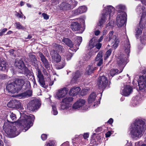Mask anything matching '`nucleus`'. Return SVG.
I'll list each match as a JSON object with an SVG mask.
<instances>
[{"label": "nucleus", "mask_w": 146, "mask_h": 146, "mask_svg": "<svg viewBox=\"0 0 146 146\" xmlns=\"http://www.w3.org/2000/svg\"><path fill=\"white\" fill-rule=\"evenodd\" d=\"M25 78L24 77L17 78L14 81L8 84L6 86L7 90L11 93H18L25 84Z\"/></svg>", "instance_id": "obj_2"}, {"label": "nucleus", "mask_w": 146, "mask_h": 146, "mask_svg": "<svg viewBox=\"0 0 146 146\" xmlns=\"http://www.w3.org/2000/svg\"><path fill=\"white\" fill-rule=\"evenodd\" d=\"M76 41L77 42L76 44L78 46L80 45L82 41V37L81 36H76Z\"/></svg>", "instance_id": "obj_36"}, {"label": "nucleus", "mask_w": 146, "mask_h": 146, "mask_svg": "<svg viewBox=\"0 0 146 146\" xmlns=\"http://www.w3.org/2000/svg\"><path fill=\"white\" fill-rule=\"evenodd\" d=\"M114 8L111 5L108 6L105 10L106 12L105 13H103V14H106V15L107 14L108 15V18H110L111 14H113L114 13Z\"/></svg>", "instance_id": "obj_21"}, {"label": "nucleus", "mask_w": 146, "mask_h": 146, "mask_svg": "<svg viewBox=\"0 0 146 146\" xmlns=\"http://www.w3.org/2000/svg\"><path fill=\"white\" fill-rule=\"evenodd\" d=\"M112 52V50L110 49L108 50L106 52L105 54L104 60H106L110 55Z\"/></svg>", "instance_id": "obj_37"}, {"label": "nucleus", "mask_w": 146, "mask_h": 146, "mask_svg": "<svg viewBox=\"0 0 146 146\" xmlns=\"http://www.w3.org/2000/svg\"><path fill=\"white\" fill-rule=\"evenodd\" d=\"M87 10V8L86 6H81L74 11V14L75 15H77L85 12Z\"/></svg>", "instance_id": "obj_22"}, {"label": "nucleus", "mask_w": 146, "mask_h": 146, "mask_svg": "<svg viewBox=\"0 0 146 146\" xmlns=\"http://www.w3.org/2000/svg\"><path fill=\"white\" fill-rule=\"evenodd\" d=\"M102 53V51H100L95 58L96 61L98 62L97 65L98 66H100L103 64Z\"/></svg>", "instance_id": "obj_18"}, {"label": "nucleus", "mask_w": 146, "mask_h": 146, "mask_svg": "<svg viewBox=\"0 0 146 146\" xmlns=\"http://www.w3.org/2000/svg\"><path fill=\"white\" fill-rule=\"evenodd\" d=\"M146 40V35H143L142 37L141 38V40Z\"/></svg>", "instance_id": "obj_61"}, {"label": "nucleus", "mask_w": 146, "mask_h": 146, "mask_svg": "<svg viewBox=\"0 0 146 146\" xmlns=\"http://www.w3.org/2000/svg\"><path fill=\"white\" fill-rule=\"evenodd\" d=\"M15 65L19 69L22 70V73L27 76H31L32 73L26 66L23 61L21 60H16L15 63Z\"/></svg>", "instance_id": "obj_5"}, {"label": "nucleus", "mask_w": 146, "mask_h": 146, "mask_svg": "<svg viewBox=\"0 0 146 146\" xmlns=\"http://www.w3.org/2000/svg\"><path fill=\"white\" fill-rule=\"evenodd\" d=\"M39 105V102L36 100H32L27 106V109L30 111H34L37 109Z\"/></svg>", "instance_id": "obj_12"}, {"label": "nucleus", "mask_w": 146, "mask_h": 146, "mask_svg": "<svg viewBox=\"0 0 146 146\" xmlns=\"http://www.w3.org/2000/svg\"><path fill=\"white\" fill-rule=\"evenodd\" d=\"M116 8L118 9V11L120 12L122 10L121 13L118 14L117 17V25L119 27H121L124 25L126 20L127 15L125 12L122 11V10H124L125 9V7L122 5H120L116 7Z\"/></svg>", "instance_id": "obj_4"}, {"label": "nucleus", "mask_w": 146, "mask_h": 146, "mask_svg": "<svg viewBox=\"0 0 146 146\" xmlns=\"http://www.w3.org/2000/svg\"><path fill=\"white\" fill-rule=\"evenodd\" d=\"M38 55L40 58L43 66L46 69H50V64L44 55L41 52H39Z\"/></svg>", "instance_id": "obj_13"}, {"label": "nucleus", "mask_w": 146, "mask_h": 146, "mask_svg": "<svg viewBox=\"0 0 146 146\" xmlns=\"http://www.w3.org/2000/svg\"><path fill=\"white\" fill-rule=\"evenodd\" d=\"M66 3L65 2L62 3L60 5V9L61 10H64Z\"/></svg>", "instance_id": "obj_44"}, {"label": "nucleus", "mask_w": 146, "mask_h": 146, "mask_svg": "<svg viewBox=\"0 0 146 146\" xmlns=\"http://www.w3.org/2000/svg\"><path fill=\"white\" fill-rule=\"evenodd\" d=\"M50 54L51 57L52 62L58 63L60 61L61 59V56L55 50H51Z\"/></svg>", "instance_id": "obj_10"}, {"label": "nucleus", "mask_w": 146, "mask_h": 146, "mask_svg": "<svg viewBox=\"0 0 146 146\" xmlns=\"http://www.w3.org/2000/svg\"><path fill=\"white\" fill-rule=\"evenodd\" d=\"M136 10L137 12H140V13H142L141 18V19H143L146 15V9L143 6L139 5L137 7Z\"/></svg>", "instance_id": "obj_19"}, {"label": "nucleus", "mask_w": 146, "mask_h": 146, "mask_svg": "<svg viewBox=\"0 0 146 146\" xmlns=\"http://www.w3.org/2000/svg\"><path fill=\"white\" fill-rule=\"evenodd\" d=\"M68 105L67 104H61V106L60 107V109L62 110H64L65 109H66L68 108Z\"/></svg>", "instance_id": "obj_43"}, {"label": "nucleus", "mask_w": 146, "mask_h": 146, "mask_svg": "<svg viewBox=\"0 0 146 146\" xmlns=\"http://www.w3.org/2000/svg\"><path fill=\"white\" fill-rule=\"evenodd\" d=\"M68 90L66 88H63L58 90L56 92V96L57 98H60L64 97L67 93Z\"/></svg>", "instance_id": "obj_16"}, {"label": "nucleus", "mask_w": 146, "mask_h": 146, "mask_svg": "<svg viewBox=\"0 0 146 146\" xmlns=\"http://www.w3.org/2000/svg\"><path fill=\"white\" fill-rule=\"evenodd\" d=\"M65 63L64 62H62L61 64H59L56 66V68L57 69H60L63 68L65 66Z\"/></svg>", "instance_id": "obj_38"}, {"label": "nucleus", "mask_w": 146, "mask_h": 146, "mask_svg": "<svg viewBox=\"0 0 146 146\" xmlns=\"http://www.w3.org/2000/svg\"><path fill=\"white\" fill-rule=\"evenodd\" d=\"M70 8V5L69 4L66 3V5L65 6V9H64V10L68 9Z\"/></svg>", "instance_id": "obj_59"}, {"label": "nucleus", "mask_w": 146, "mask_h": 146, "mask_svg": "<svg viewBox=\"0 0 146 146\" xmlns=\"http://www.w3.org/2000/svg\"><path fill=\"white\" fill-rule=\"evenodd\" d=\"M142 73L143 75L140 77V80L138 82V86L140 90L145 89L146 88V70H143Z\"/></svg>", "instance_id": "obj_8"}, {"label": "nucleus", "mask_w": 146, "mask_h": 146, "mask_svg": "<svg viewBox=\"0 0 146 146\" xmlns=\"http://www.w3.org/2000/svg\"><path fill=\"white\" fill-rule=\"evenodd\" d=\"M126 59V58H122V59H120L118 61V64H119L120 65L123 64H126V63L125 60Z\"/></svg>", "instance_id": "obj_39"}, {"label": "nucleus", "mask_w": 146, "mask_h": 146, "mask_svg": "<svg viewBox=\"0 0 146 146\" xmlns=\"http://www.w3.org/2000/svg\"><path fill=\"white\" fill-rule=\"evenodd\" d=\"M57 50H59V52L61 51L62 52L64 51V49L63 47L60 45H59L58 48Z\"/></svg>", "instance_id": "obj_46"}, {"label": "nucleus", "mask_w": 146, "mask_h": 146, "mask_svg": "<svg viewBox=\"0 0 146 146\" xmlns=\"http://www.w3.org/2000/svg\"><path fill=\"white\" fill-rule=\"evenodd\" d=\"M26 86H27V88L29 89L31 87V84L28 81L27 82L26 84Z\"/></svg>", "instance_id": "obj_56"}, {"label": "nucleus", "mask_w": 146, "mask_h": 146, "mask_svg": "<svg viewBox=\"0 0 146 146\" xmlns=\"http://www.w3.org/2000/svg\"><path fill=\"white\" fill-rule=\"evenodd\" d=\"M19 96L21 97H27V95H26V93L25 92L23 93L19 94Z\"/></svg>", "instance_id": "obj_52"}, {"label": "nucleus", "mask_w": 146, "mask_h": 146, "mask_svg": "<svg viewBox=\"0 0 146 146\" xmlns=\"http://www.w3.org/2000/svg\"><path fill=\"white\" fill-rule=\"evenodd\" d=\"M8 69V64L5 61H2L0 59V71L7 72Z\"/></svg>", "instance_id": "obj_20"}, {"label": "nucleus", "mask_w": 146, "mask_h": 146, "mask_svg": "<svg viewBox=\"0 0 146 146\" xmlns=\"http://www.w3.org/2000/svg\"><path fill=\"white\" fill-rule=\"evenodd\" d=\"M144 27V26L142 24V20H141L139 23V26L138 27L136 30V33L135 36L136 37H139V36L142 33V30Z\"/></svg>", "instance_id": "obj_26"}, {"label": "nucleus", "mask_w": 146, "mask_h": 146, "mask_svg": "<svg viewBox=\"0 0 146 146\" xmlns=\"http://www.w3.org/2000/svg\"><path fill=\"white\" fill-rule=\"evenodd\" d=\"M133 88L129 85H126L124 86L123 89L121 91V94L125 96H127L132 92Z\"/></svg>", "instance_id": "obj_15"}, {"label": "nucleus", "mask_w": 146, "mask_h": 146, "mask_svg": "<svg viewBox=\"0 0 146 146\" xmlns=\"http://www.w3.org/2000/svg\"><path fill=\"white\" fill-rule=\"evenodd\" d=\"M111 132L110 131H108L106 134V137H109L111 135Z\"/></svg>", "instance_id": "obj_60"}, {"label": "nucleus", "mask_w": 146, "mask_h": 146, "mask_svg": "<svg viewBox=\"0 0 146 146\" xmlns=\"http://www.w3.org/2000/svg\"><path fill=\"white\" fill-rule=\"evenodd\" d=\"M85 103L84 100L82 99L79 100L77 101L73 106V108L74 109H78L83 106Z\"/></svg>", "instance_id": "obj_24"}, {"label": "nucleus", "mask_w": 146, "mask_h": 146, "mask_svg": "<svg viewBox=\"0 0 146 146\" xmlns=\"http://www.w3.org/2000/svg\"><path fill=\"white\" fill-rule=\"evenodd\" d=\"M89 134L88 133H84L83 135V137L84 139H86L89 137Z\"/></svg>", "instance_id": "obj_57"}, {"label": "nucleus", "mask_w": 146, "mask_h": 146, "mask_svg": "<svg viewBox=\"0 0 146 146\" xmlns=\"http://www.w3.org/2000/svg\"><path fill=\"white\" fill-rule=\"evenodd\" d=\"M52 112L53 114L54 115H56L58 114V111L56 109L54 106H52Z\"/></svg>", "instance_id": "obj_42"}, {"label": "nucleus", "mask_w": 146, "mask_h": 146, "mask_svg": "<svg viewBox=\"0 0 146 146\" xmlns=\"http://www.w3.org/2000/svg\"><path fill=\"white\" fill-rule=\"evenodd\" d=\"M62 41L70 48H72L74 46L72 41L68 38H64Z\"/></svg>", "instance_id": "obj_28"}, {"label": "nucleus", "mask_w": 146, "mask_h": 146, "mask_svg": "<svg viewBox=\"0 0 146 146\" xmlns=\"http://www.w3.org/2000/svg\"><path fill=\"white\" fill-rule=\"evenodd\" d=\"M16 16L17 17H18L19 18H23V15L20 14L19 13H17L15 14Z\"/></svg>", "instance_id": "obj_62"}, {"label": "nucleus", "mask_w": 146, "mask_h": 146, "mask_svg": "<svg viewBox=\"0 0 146 146\" xmlns=\"http://www.w3.org/2000/svg\"><path fill=\"white\" fill-rule=\"evenodd\" d=\"M90 90V89H84L82 91V93H83V94H82V95H84L85 94H86L87 93L86 92L88 91L89 90Z\"/></svg>", "instance_id": "obj_53"}, {"label": "nucleus", "mask_w": 146, "mask_h": 146, "mask_svg": "<svg viewBox=\"0 0 146 146\" xmlns=\"http://www.w3.org/2000/svg\"><path fill=\"white\" fill-rule=\"evenodd\" d=\"M108 83V80L105 76H100L98 79V84L100 88H105Z\"/></svg>", "instance_id": "obj_9"}, {"label": "nucleus", "mask_w": 146, "mask_h": 146, "mask_svg": "<svg viewBox=\"0 0 146 146\" xmlns=\"http://www.w3.org/2000/svg\"><path fill=\"white\" fill-rule=\"evenodd\" d=\"M81 76V74L80 73V72L79 71H77L75 73V75L74 76L73 78L75 79H77Z\"/></svg>", "instance_id": "obj_40"}, {"label": "nucleus", "mask_w": 146, "mask_h": 146, "mask_svg": "<svg viewBox=\"0 0 146 146\" xmlns=\"http://www.w3.org/2000/svg\"><path fill=\"white\" fill-rule=\"evenodd\" d=\"M25 92L26 93V95H27V97L30 96L32 95V91L30 90H27Z\"/></svg>", "instance_id": "obj_41"}, {"label": "nucleus", "mask_w": 146, "mask_h": 146, "mask_svg": "<svg viewBox=\"0 0 146 146\" xmlns=\"http://www.w3.org/2000/svg\"><path fill=\"white\" fill-rule=\"evenodd\" d=\"M100 33V31L99 30H97L95 32L94 34L96 36H98L99 35Z\"/></svg>", "instance_id": "obj_63"}, {"label": "nucleus", "mask_w": 146, "mask_h": 146, "mask_svg": "<svg viewBox=\"0 0 146 146\" xmlns=\"http://www.w3.org/2000/svg\"><path fill=\"white\" fill-rule=\"evenodd\" d=\"M108 15L107 14H103L101 18V19L99 21V23L98 24V25L100 27V28H101L103 27V25L105 23L106 20L108 18Z\"/></svg>", "instance_id": "obj_23"}, {"label": "nucleus", "mask_w": 146, "mask_h": 146, "mask_svg": "<svg viewBox=\"0 0 146 146\" xmlns=\"http://www.w3.org/2000/svg\"><path fill=\"white\" fill-rule=\"evenodd\" d=\"M90 58V56L89 54H87L86 55V56L84 57L85 60L87 61Z\"/></svg>", "instance_id": "obj_55"}, {"label": "nucleus", "mask_w": 146, "mask_h": 146, "mask_svg": "<svg viewBox=\"0 0 146 146\" xmlns=\"http://www.w3.org/2000/svg\"><path fill=\"white\" fill-rule=\"evenodd\" d=\"M96 97V94L95 93L93 92L91 94L88 98V103H90L94 102L95 100Z\"/></svg>", "instance_id": "obj_32"}, {"label": "nucleus", "mask_w": 146, "mask_h": 146, "mask_svg": "<svg viewBox=\"0 0 146 146\" xmlns=\"http://www.w3.org/2000/svg\"><path fill=\"white\" fill-rule=\"evenodd\" d=\"M15 24L16 25V28L17 29L24 30L26 29L25 27L23 26L19 22H16Z\"/></svg>", "instance_id": "obj_35"}, {"label": "nucleus", "mask_w": 146, "mask_h": 146, "mask_svg": "<svg viewBox=\"0 0 146 146\" xmlns=\"http://www.w3.org/2000/svg\"><path fill=\"white\" fill-rule=\"evenodd\" d=\"M97 68L96 67H94L92 65H89L86 68V71L88 75H90L93 73Z\"/></svg>", "instance_id": "obj_30"}, {"label": "nucleus", "mask_w": 146, "mask_h": 146, "mask_svg": "<svg viewBox=\"0 0 146 146\" xmlns=\"http://www.w3.org/2000/svg\"><path fill=\"white\" fill-rule=\"evenodd\" d=\"M113 119L112 118H111L108 121V122L110 124H111L113 122Z\"/></svg>", "instance_id": "obj_64"}, {"label": "nucleus", "mask_w": 146, "mask_h": 146, "mask_svg": "<svg viewBox=\"0 0 146 146\" xmlns=\"http://www.w3.org/2000/svg\"><path fill=\"white\" fill-rule=\"evenodd\" d=\"M3 129L5 133L9 135L15 134V136L16 135V128L13 123L9 124L7 122L4 123Z\"/></svg>", "instance_id": "obj_6"}, {"label": "nucleus", "mask_w": 146, "mask_h": 146, "mask_svg": "<svg viewBox=\"0 0 146 146\" xmlns=\"http://www.w3.org/2000/svg\"><path fill=\"white\" fill-rule=\"evenodd\" d=\"M146 129V123L141 119H136L132 125L131 133L133 138H138L141 136L143 131Z\"/></svg>", "instance_id": "obj_1"}, {"label": "nucleus", "mask_w": 146, "mask_h": 146, "mask_svg": "<svg viewBox=\"0 0 146 146\" xmlns=\"http://www.w3.org/2000/svg\"><path fill=\"white\" fill-rule=\"evenodd\" d=\"M122 71V70L119 72L117 69H112L110 70V74L112 77H113L114 75L120 73Z\"/></svg>", "instance_id": "obj_34"}, {"label": "nucleus", "mask_w": 146, "mask_h": 146, "mask_svg": "<svg viewBox=\"0 0 146 146\" xmlns=\"http://www.w3.org/2000/svg\"><path fill=\"white\" fill-rule=\"evenodd\" d=\"M71 28L73 30L77 31L79 30L81 28L80 25L77 22L72 23L70 26Z\"/></svg>", "instance_id": "obj_29"}, {"label": "nucleus", "mask_w": 146, "mask_h": 146, "mask_svg": "<svg viewBox=\"0 0 146 146\" xmlns=\"http://www.w3.org/2000/svg\"><path fill=\"white\" fill-rule=\"evenodd\" d=\"M7 121L8 122H11V121L15 120L17 119V117L16 115L13 112H10L9 116L7 117Z\"/></svg>", "instance_id": "obj_31"}, {"label": "nucleus", "mask_w": 146, "mask_h": 146, "mask_svg": "<svg viewBox=\"0 0 146 146\" xmlns=\"http://www.w3.org/2000/svg\"><path fill=\"white\" fill-rule=\"evenodd\" d=\"M102 44L101 43H97L96 45V48L98 49V50H99L100 48H101L102 46Z\"/></svg>", "instance_id": "obj_48"}, {"label": "nucleus", "mask_w": 146, "mask_h": 146, "mask_svg": "<svg viewBox=\"0 0 146 146\" xmlns=\"http://www.w3.org/2000/svg\"><path fill=\"white\" fill-rule=\"evenodd\" d=\"M73 100V98L72 97H67L62 99V102L65 104L68 105Z\"/></svg>", "instance_id": "obj_33"}, {"label": "nucleus", "mask_w": 146, "mask_h": 146, "mask_svg": "<svg viewBox=\"0 0 146 146\" xmlns=\"http://www.w3.org/2000/svg\"><path fill=\"white\" fill-rule=\"evenodd\" d=\"M35 119V117L33 115L23 114L21 115L19 123L27 130L32 126Z\"/></svg>", "instance_id": "obj_3"}, {"label": "nucleus", "mask_w": 146, "mask_h": 146, "mask_svg": "<svg viewBox=\"0 0 146 146\" xmlns=\"http://www.w3.org/2000/svg\"><path fill=\"white\" fill-rule=\"evenodd\" d=\"M60 45L56 43H54L52 44V47L58 50Z\"/></svg>", "instance_id": "obj_47"}, {"label": "nucleus", "mask_w": 146, "mask_h": 146, "mask_svg": "<svg viewBox=\"0 0 146 146\" xmlns=\"http://www.w3.org/2000/svg\"><path fill=\"white\" fill-rule=\"evenodd\" d=\"M93 42V41L92 39H91L90 41V42L89 44V46H90V48H92L94 46Z\"/></svg>", "instance_id": "obj_49"}, {"label": "nucleus", "mask_w": 146, "mask_h": 146, "mask_svg": "<svg viewBox=\"0 0 146 146\" xmlns=\"http://www.w3.org/2000/svg\"><path fill=\"white\" fill-rule=\"evenodd\" d=\"M42 15L44 19L47 20L49 19V17L47 14L45 13H43Z\"/></svg>", "instance_id": "obj_51"}, {"label": "nucleus", "mask_w": 146, "mask_h": 146, "mask_svg": "<svg viewBox=\"0 0 146 146\" xmlns=\"http://www.w3.org/2000/svg\"><path fill=\"white\" fill-rule=\"evenodd\" d=\"M7 105L9 107L14 108H19L21 107L20 102L17 100L11 101L8 103Z\"/></svg>", "instance_id": "obj_14"}, {"label": "nucleus", "mask_w": 146, "mask_h": 146, "mask_svg": "<svg viewBox=\"0 0 146 146\" xmlns=\"http://www.w3.org/2000/svg\"><path fill=\"white\" fill-rule=\"evenodd\" d=\"M37 77L38 78V82L40 86L42 87L46 88L47 87L46 85L45 82L44 78L43 75L42 74L40 70L38 68V67L37 68Z\"/></svg>", "instance_id": "obj_11"}, {"label": "nucleus", "mask_w": 146, "mask_h": 146, "mask_svg": "<svg viewBox=\"0 0 146 146\" xmlns=\"http://www.w3.org/2000/svg\"><path fill=\"white\" fill-rule=\"evenodd\" d=\"M46 146H54V145L52 142L49 141L46 145Z\"/></svg>", "instance_id": "obj_54"}, {"label": "nucleus", "mask_w": 146, "mask_h": 146, "mask_svg": "<svg viewBox=\"0 0 146 146\" xmlns=\"http://www.w3.org/2000/svg\"><path fill=\"white\" fill-rule=\"evenodd\" d=\"M130 46L128 39L126 40L125 44L124 49L127 55H128L130 52Z\"/></svg>", "instance_id": "obj_27"}, {"label": "nucleus", "mask_w": 146, "mask_h": 146, "mask_svg": "<svg viewBox=\"0 0 146 146\" xmlns=\"http://www.w3.org/2000/svg\"><path fill=\"white\" fill-rule=\"evenodd\" d=\"M7 30V28H4L1 30L0 32V36H1L4 35L5 33Z\"/></svg>", "instance_id": "obj_45"}, {"label": "nucleus", "mask_w": 146, "mask_h": 146, "mask_svg": "<svg viewBox=\"0 0 146 146\" xmlns=\"http://www.w3.org/2000/svg\"><path fill=\"white\" fill-rule=\"evenodd\" d=\"M29 60L31 62L32 65L35 67L38 68V62L35 56L31 53H29Z\"/></svg>", "instance_id": "obj_17"}, {"label": "nucleus", "mask_w": 146, "mask_h": 146, "mask_svg": "<svg viewBox=\"0 0 146 146\" xmlns=\"http://www.w3.org/2000/svg\"><path fill=\"white\" fill-rule=\"evenodd\" d=\"M0 77L2 79H5L7 78V76L5 74H3L0 75Z\"/></svg>", "instance_id": "obj_58"}, {"label": "nucleus", "mask_w": 146, "mask_h": 146, "mask_svg": "<svg viewBox=\"0 0 146 146\" xmlns=\"http://www.w3.org/2000/svg\"><path fill=\"white\" fill-rule=\"evenodd\" d=\"M47 136L45 134H42L41 136V138L43 140H45L47 139Z\"/></svg>", "instance_id": "obj_50"}, {"label": "nucleus", "mask_w": 146, "mask_h": 146, "mask_svg": "<svg viewBox=\"0 0 146 146\" xmlns=\"http://www.w3.org/2000/svg\"><path fill=\"white\" fill-rule=\"evenodd\" d=\"M80 90V88L79 87H74L70 89L69 92L70 95L74 96L78 94Z\"/></svg>", "instance_id": "obj_25"}, {"label": "nucleus", "mask_w": 146, "mask_h": 146, "mask_svg": "<svg viewBox=\"0 0 146 146\" xmlns=\"http://www.w3.org/2000/svg\"><path fill=\"white\" fill-rule=\"evenodd\" d=\"M113 31H110L109 34L108 38H107V40L108 41H111L112 43H113L112 45L113 47L116 48L118 46L119 42V40L115 35H113Z\"/></svg>", "instance_id": "obj_7"}]
</instances>
